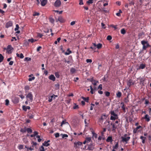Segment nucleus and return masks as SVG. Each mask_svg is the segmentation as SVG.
<instances>
[{"label":"nucleus","mask_w":151,"mask_h":151,"mask_svg":"<svg viewBox=\"0 0 151 151\" xmlns=\"http://www.w3.org/2000/svg\"><path fill=\"white\" fill-rule=\"evenodd\" d=\"M56 21L57 22L59 21L61 23H63L65 21L64 19L61 16L59 17L58 19L56 18Z\"/></svg>","instance_id":"obj_10"},{"label":"nucleus","mask_w":151,"mask_h":151,"mask_svg":"<svg viewBox=\"0 0 151 151\" xmlns=\"http://www.w3.org/2000/svg\"><path fill=\"white\" fill-rule=\"evenodd\" d=\"M121 33L122 34L124 35L126 33V31L124 28H123L121 30Z\"/></svg>","instance_id":"obj_34"},{"label":"nucleus","mask_w":151,"mask_h":151,"mask_svg":"<svg viewBox=\"0 0 151 151\" xmlns=\"http://www.w3.org/2000/svg\"><path fill=\"white\" fill-rule=\"evenodd\" d=\"M61 5V2L60 0H57L54 4V6L55 7H60Z\"/></svg>","instance_id":"obj_8"},{"label":"nucleus","mask_w":151,"mask_h":151,"mask_svg":"<svg viewBox=\"0 0 151 151\" xmlns=\"http://www.w3.org/2000/svg\"><path fill=\"white\" fill-rule=\"evenodd\" d=\"M13 25V23L12 21H10L8 22H7L5 25V27L6 28L12 27Z\"/></svg>","instance_id":"obj_11"},{"label":"nucleus","mask_w":151,"mask_h":151,"mask_svg":"<svg viewBox=\"0 0 151 151\" xmlns=\"http://www.w3.org/2000/svg\"><path fill=\"white\" fill-rule=\"evenodd\" d=\"M127 134H126L124 135V137H121V138L122 139V141L123 142H125L126 143H127V142L130 139V137H126Z\"/></svg>","instance_id":"obj_4"},{"label":"nucleus","mask_w":151,"mask_h":151,"mask_svg":"<svg viewBox=\"0 0 151 151\" xmlns=\"http://www.w3.org/2000/svg\"><path fill=\"white\" fill-rule=\"evenodd\" d=\"M102 46V45L100 43L98 44L96 46V47L99 49L101 48Z\"/></svg>","instance_id":"obj_31"},{"label":"nucleus","mask_w":151,"mask_h":151,"mask_svg":"<svg viewBox=\"0 0 151 151\" xmlns=\"http://www.w3.org/2000/svg\"><path fill=\"white\" fill-rule=\"evenodd\" d=\"M101 26L104 29H105L106 27L105 25L103 23H101Z\"/></svg>","instance_id":"obj_52"},{"label":"nucleus","mask_w":151,"mask_h":151,"mask_svg":"<svg viewBox=\"0 0 151 151\" xmlns=\"http://www.w3.org/2000/svg\"><path fill=\"white\" fill-rule=\"evenodd\" d=\"M26 98L29 99L31 102H32L33 100V95L31 92H29L26 96Z\"/></svg>","instance_id":"obj_5"},{"label":"nucleus","mask_w":151,"mask_h":151,"mask_svg":"<svg viewBox=\"0 0 151 151\" xmlns=\"http://www.w3.org/2000/svg\"><path fill=\"white\" fill-rule=\"evenodd\" d=\"M117 127L115 126L112 123H111L110 125H109L108 131H112L113 132H115L116 131V129Z\"/></svg>","instance_id":"obj_2"},{"label":"nucleus","mask_w":151,"mask_h":151,"mask_svg":"<svg viewBox=\"0 0 151 151\" xmlns=\"http://www.w3.org/2000/svg\"><path fill=\"white\" fill-rule=\"evenodd\" d=\"M22 109L25 111H27V108L26 106L24 105H23L22 106Z\"/></svg>","instance_id":"obj_48"},{"label":"nucleus","mask_w":151,"mask_h":151,"mask_svg":"<svg viewBox=\"0 0 151 151\" xmlns=\"http://www.w3.org/2000/svg\"><path fill=\"white\" fill-rule=\"evenodd\" d=\"M55 87L56 89H58L59 88L60 84L59 83L55 84Z\"/></svg>","instance_id":"obj_40"},{"label":"nucleus","mask_w":151,"mask_h":151,"mask_svg":"<svg viewBox=\"0 0 151 151\" xmlns=\"http://www.w3.org/2000/svg\"><path fill=\"white\" fill-rule=\"evenodd\" d=\"M145 80L143 78H141L140 79V83L142 84L144 83Z\"/></svg>","instance_id":"obj_53"},{"label":"nucleus","mask_w":151,"mask_h":151,"mask_svg":"<svg viewBox=\"0 0 151 151\" xmlns=\"http://www.w3.org/2000/svg\"><path fill=\"white\" fill-rule=\"evenodd\" d=\"M40 15V14L39 13L37 12H35L33 14L34 16H38Z\"/></svg>","instance_id":"obj_60"},{"label":"nucleus","mask_w":151,"mask_h":151,"mask_svg":"<svg viewBox=\"0 0 151 151\" xmlns=\"http://www.w3.org/2000/svg\"><path fill=\"white\" fill-rule=\"evenodd\" d=\"M12 101L14 104H17L19 102V98L18 97H14L12 99Z\"/></svg>","instance_id":"obj_9"},{"label":"nucleus","mask_w":151,"mask_h":151,"mask_svg":"<svg viewBox=\"0 0 151 151\" xmlns=\"http://www.w3.org/2000/svg\"><path fill=\"white\" fill-rule=\"evenodd\" d=\"M118 147V143L116 144L115 146L113 147V149L115 150L117 149Z\"/></svg>","instance_id":"obj_45"},{"label":"nucleus","mask_w":151,"mask_h":151,"mask_svg":"<svg viewBox=\"0 0 151 151\" xmlns=\"http://www.w3.org/2000/svg\"><path fill=\"white\" fill-rule=\"evenodd\" d=\"M110 114L111 116H114L118 117V115L117 114H116L114 111H111L110 112Z\"/></svg>","instance_id":"obj_21"},{"label":"nucleus","mask_w":151,"mask_h":151,"mask_svg":"<svg viewBox=\"0 0 151 151\" xmlns=\"http://www.w3.org/2000/svg\"><path fill=\"white\" fill-rule=\"evenodd\" d=\"M27 128L26 127H24L23 128H21L20 130V132L23 133L27 131Z\"/></svg>","instance_id":"obj_22"},{"label":"nucleus","mask_w":151,"mask_h":151,"mask_svg":"<svg viewBox=\"0 0 151 151\" xmlns=\"http://www.w3.org/2000/svg\"><path fill=\"white\" fill-rule=\"evenodd\" d=\"M32 147L33 148L34 147H36L37 143L36 142H32Z\"/></svg>","instance_id":"obj_46"},{"label":"nucleus","mask_w":151,"mask_h":151,"mask_svg":"<svg viewBox=\"0 0 151 151\" xmlns=\"http://www.w3.org/2000/svg\"><path fill=\"white\" fill-rule=\"evenodd\" d=\"M35 77L33 76V77H32V78H29V79H28V81H32V80H34V79H35Z\"/></svg>","instance_id":"obj_59"},{"label":"nucleus","mask_w":151,"mask_h":151,"mask_svg":"<svg viewBox=\"0 0 151 151\" xmlns=\"http://www.w3.org/2000/svg\"><path fill=\"white\" fill-rule=\"evenodd\" d=\"M13 48L11 45H9L6 48V51L8 54L11 53L12 52Z\"/></svg>","instance_id":"obj_6"},{"label":"nucleus","mask_w":151,"mask_h":151,"mask_svg":"<svg viewBox=\"0 0 151 151\" xmlns=\"http://www.w3.org/2000/svg\"><path fill=\"white\" fill-rule=\"evenodd\" d=\"M116 96L117 97L119 98L122 96V93L120 91H118L116 94Z\"/></svg>","instance_id":"obj_30"},{"label":"nucleus","mask_w":151,"mask_h":151,"mask_svg":"<svg viewBox=\"0 0 151 151\" xmlns=\"http://www.w3.org/2000/svg\"><path fill=\"white\" fill-rule=\"evenodd\" d=\"M41 4L42 6H45L47 3V0H40Z\"/></svg>","instance_id":"obj_16"},{"label":"nucleus","mask_w":151,"mask_h":151,"mask_svg":"<svg viewBox=\"0 0 151 151\" xmlns=\"http://www.w3.org/2000/svg\"><path fill=\"white\" fill-rule=\"evenodd\" d=\"M55 75L57 78H58L60 77V75L58 72H56L55 73Z\"/></svg>","instance_id":"obj_58"},{"label":"nucleus","mask_w":151,"mask_h":151,"mask_svg":"<svg viewBox=\"0 0 151 151\" xmlns=\"http://www.w3.org/2000/svg\"><path fill=\"white\" fill-rule=\"evenodd\" d=\"M95 144L91 142L89 144H87L85 146V148L87 147V148H86V150H92L94 149Z\"/></svg>","instance_id":"obj_3"},{"label":"nucleus","mask_w":151,"mask_h":151,"mask_svg":"<svg viewBox=\"0 0 151 151\" xmlns=\"http://www.w3.org/2000/svg\"><path fill=\"white\" fill-rule=\"evenodd\" d=\"M74 147L75 148H79L80 146H81L82 145V143L80 142H78L74 143Z\"/></svg>","instance_id":"obj_7"},{"label":"nucleus","mask_w":151,"mask_h":151,"mask_svg":"<svg viewBox=\"0 0 151 151\" xmlns=\"http://www.w3.org/2000/svg\"><path fill=\"white\" fill-rule=\"evenodd\" d=\"M91 140V137H86L85 139V140L86 141L87 143H89Z\"/></svg>","instance_id":"obj_19"},{"label":"nucleus","mask_w":151,"mask_h":151,"mask_svg":"<svg viewBox=\"0 0 151 151\" xmlns=\"http://www.w3.org/2000/svg\"><path fill=\"white\" fill-rule=\"evenodd\" d=\"M98 89H100V90L102 89V85L101 84H100L98 87Z\"/></svg>","instance_id":"obj_54"},{"label":"nucleus","mask_w":151,"mask_h":151,"mask_svg":"<svg viewBox=\"0 0 151 151\" xmlns=\"http://www.w3.org/2000/svg\"><path fill=\"white\" fill-rule=\"evenodd\" d=\"M55 137L58 138V137L60 136L59 133H57L55 134Z\"/></svg>","instance_id":"obj_61"},{"label":"nucleus","mask_w":151,"mask_h":151,"mask_svg":"<svg viewBox=\"0 0 151 151\" xmlns=\"http://www.w3.org/2000/svg\"><path fill=\"white\" fill-rule=\"evenodd\" d=\"M142 127L139 125L138 126H137L136 128H135L133 130V132L134 133H136L137 131V130L139 128H141Z\"/></svg>","instance_id":"obj_20"},{"label":"nucleus","mask_w":151,"mask_h":151,"mask_svg":"<svg viewBox=\"0 0 151 151\" xmlns=\"http://www.w3.org/2000/svg\"><path fill=\"white\" fill-rule=\"evenodd\" d=\"M17 56L18 57H19L21 58H24V56L22 53H21L20 55L19 54L17 53Z\"/></svg>","instance_id":"obj_24"},{"label":"nucleus","mask_w":151,"mask_h":151,"mask_svg":"<svg viewBox=\"0 0 151 151\" xmlns=\"http://www.w3.org/2000/svg\"><path fill=\"white\" fill-rule=\"evenodd\" d=\"M24 146L22 145H19L18 146V148L19 150L22 149L23 148Z\"/></svg>","instance_id":"obj_47"},{"label":"nucleus","mask_w":151,"mask_h":151,"mask_svg":"<svg viewBox=\"0 0 151 151\" xmlns=\"http://www.w3.org/2000/svg\"><path fill=\"white\" fill-rule=\"evenodd\" d=\"M112 37L110 35H108L106 38V39L108 40H110L112 39Z\"/></svg>","instance_id":"obj_50"},{"label":"nucleus","mask_w":151,"mask_h":151,"mask_svg":"<svg viewBox=\"0 0 151 151\" xmlns=\"http://www.w3.org/2000/svg\"><path fill=\"white\" fill-rule=\"evenodd\" d=\"M143 118L145 119V121L147 122H149L150 120V117L147 114L145 115Z\"/></svg>","instance_id":"obj_13"},{"label":"nucleus","mask_w":151,"mask_h":151,"mask_svg":"<svg viewBox=\"0 0 151 151\" xmlns=\"http://www.w3.org/2000/svg\"><path fill=\"white\" fill-rule=\"evenodd\" d=\"M43 36V35L39 33H37V37H40V38H41Z\"/></svg>","instance_id":"obj_51"},{"label":"nucleus","mask_w":151,"mask_h":151,"mask_svg":"<svg viewBox=\"0 0 151 151\" xmlns=\"http://www.w3.org/2000/svg\"><path fill=\"white\" fill-rule=\"evenodd\" d=\"M50 142V140H48L47 141H45L44 142V143L42 144L43 146H45L46 147H47L50 145V144L48 143V142Z\"/></svg>","instance_id":"obj_14"},{"label":"nucleus","mask_w":151,"mask_h":151,"mask_svg":"<svg viewBox=\"0 0 151 151\" xmlns=\"http://www.w3.org/2000/svg\"><path fill=\"white\" fill-rule=\"evenodd\" d=\"M37 41V40H34V39H33L32 38L31 39H29L28 40V41L29 42H31V43H33L34 42H35V41Z\"/></svg>","instance_id":"obj_33"},{"label":"nucleus","mask_w":151,"mask_h":151,"mask_svg":"<svg viewBox=\"0 0 151 151\" xmlns=\"http://www.w3.org/2000/svg\"><path fill=\"white\" fill-rule=\"evenodd\" d=\"M110 93L108 91H106L105 92V95L106 96L108 97L109 96H110Z\"/></svg>","instance_id":"obj_56"},{"label":"nucleus","mask_w":151,"mask_h":151,"mask_svg":"<svg viewBox=\"0 0 151 151\" xmlns=\"http://www.w3.org/2000/svg\"><path fill=\"white\" fill-rule=\"evenodd\" d=\"M82 99L83 100L87 102H88L89 97H87V98H85L84 97H82Z\"/></svg>","instance_id":"obj_37"},{"label":"nucleus","mask_w":151,"mask_h":151,"mask_svg":"<svg viewBox=\"0 0 151 151\" xmlns=\"http://www.w3.org/2000/svg\"><path fill=\"white\" fill-rule=\"evenodd\" d=\"M106 141L107 142H111L113 141L112 137L111 136L108 137L106 139Z\"/></svg>","instance_id":"obj_18"},{"label":"nucleus","mask_w":151,"mask_h":151,"mask_svg":"<svg viewBox=\"0 0 151 151\" xmlns=\"http://www.w3.org/2000/svg\"><path fill=\"white\" fill-rule=\"evenodd\" d=\"M141 43L143 45V47L142 50H141L139 52L140 53L144 50H146V49L149 47H151V46L150 45L147 41L145 40H142L141 41Z\"/></svg>","instance_id":"obj_1"},{"label":"nucleus","mask_w":151,"mask_h":151,"mask_svg":"<svg viewBox=\"0 0 151 151\" xmlns=\"http://www.w3.org/2000/svg\"><path fill=\"white\" fill-rule=\"evenodd\" d=\"M92 133L93 135L92 137L93 139V137H94L95 138H96L97 137V134L95 133L94 132L92 131Z\"/></svg>","instance_id":"obj_25"},{"label":"nucleus","mask_w":151,"mask_h":151,"mask_svg":"<svg viewBox=\"0 0 151 151\" xmlns=\"http://www.w3.org/2000/svg\"><path fill=\"white\" fill-rule=\"evenodd\" d=\"M79 108V107L78 105H77L75 104V106H74L73 107V108L74 109H77Z\"/></svg>","instance_id":"obj_55"},{"label":"nucleus","mask_w":151,"mask_h":151,"mask_svg":"<svg viewBox=\"0 0 151 151\" xmlns=\"http://www.w3.org/2000/svg\"><path fill=\"white\" fill-rule=\"evenodd\" d=\"M61 135H62V137L63 138H64L65 137H68V136L67 134H60Z\"/></svg>","instance_id":"obj_44"},{"label":"nucleus","mask_w":151,"mask_h":151,"mask_svg":"<svg viewBox=\"0 0 151 151\" xmlns=\"http://www.w3.org/2000/svg\"><path fill=\"white\" fill-rule=\"evenodd\" d=\"M4 59V57L1 54H0V63L2 62Z\"/></svg>","instance_id":"obj_38"},{"label":"nucleus","mask_w":151,"mask_h":151,"mask_svg":"<svg viewBox=\"0 0 151 151\" xmlns=\"http://www.w3.org/2000/svg\"><path fill=\"white\" fill-rule=\"evenodd\" d=\"M134 83L132 79H129L127 82V85L129 87H130L132 85L134 84Z\"/></svg>","instance_id":"obj_12"},{"label":"nucleus","mask_w":151,"mask_h":151,"mask_svg":"<svg viewBox=\"0 0 151 151\" xmlns=\"http://www.w3.org/2000/svg\"><path fill=\"white\" fill-rule=\"evenodd\" d=\"M116 4L118 6H120L121 4V3L120 1H117L116 2Z\"/></svg>","instance_id":"obj_63"},{"label":"nucleus","mask_w":151,"mask_h":151,"mask_svg":"<svg viewBox=\"0 0 151 151\" xmlns=\"http://www.w3.org/2000/svg\"><path fill=\"white\" fill-rule=\"evenodd\" d=\"M118 117H116L115 116H111L110 117V119L111 120H115L116 119H118Z\"/></svg>","instance_id":"obj_41"},{"label":"nucleus","mask_w":151,"mask_h":151,"mask_svg":"<svg viewBox=\"0 0 151 151\" xmlns=\"http://www.w3.org/2000/svg\"><path fill=\"white\" fill-rule=\"evenodd\" d=\"M23 142L25 144L27 143L28 142L26 137L24 138L23 139Z\"/></svg>","instance_id":"obj_36"},{"label":"nucleus","mask_w":151,"mask_h":151,"mask_svg":"<svg viewBox=\"0 0 151 151\" xmlns=\"http://www.w3.org/2000/svg\"><path fill=\"white\" fill-rule=\"evenodd\" d=\"M16 28L14 29L15 31H17L18 30L19 28V26L17 24L16 25Z\"/></svg>","instance_id":"obj_57"},{"label":"nucleus","mask_w":151,"mask_h":151,"mask_svg":"<svg viewBox=\"0 0 151 151\" xmlns=\"http://www.w3.org/2000/svg\"><path fill=\"white\" fill-rule=\"evenodd\" d=\"M119 120H116L114 123H113V124L117 127L119 125Z\"/></svg>","instance_id":"obj_27"},{"label":"nucleus","mask_w":151,"mask_h":151,"mask_svg":"<svg viewBox=\"0 0 151 151\" xmlns=\"http://www.w3.org/2000/svg\"><path fill=\"white\" fill-rule=\"evenodd\" d=\"M121 104H122V106L121 107V108L124 111V112H126L125 107L124 106V104L122 102L121 103Z\"/></svg>","instance_id":"obj_32"},{"label":"nucleus","mask_w":151,"mask_h":151,"mask_svg":"<svg viewBox=\"0 0 151 151\" xmlns=\"http://www.w3.org/2000/svg\"><path fill=\"white\" fill-rule=\"evenodd\" d=\"M124 101L125 103H127L129 102L128 95L127 97L124 98Z\"/></svg>","instance_id":"obj_29"},{"label":"nucleus","mask_w":151,"mask_h":151,"mask_svg":"<svg viewBox=\"0 0 151 151\" xmlns=\"http://www.w3.org/2000/svg\"><path fill=\"white\" fill-rule=\"evenodd\" d=\"M29 87L28 86H26L25 87V91L27 92L29 90Z\"/></svg>","instance_id":"obj_49"},{"label":"nucleus","mask_w":151,"mask_h":151,"mask_svg":"<svg viewBox=\"0 0 151 151\" xmlns=\"http://www.w3.org/2000/svg\"><path fill=\"white\" fill-rule=\"evenodd\" d=\"M145 67V64H140L139 67L137 68V70H140L141 69H144Z\"/></svg>","instance_id":"obj_17"},{"label":"nucleus","mask_w":151,"mask_h":151,"mask_svg":"<svg viewBox=\"0 0 151 151\" xmlns=\"http://www.w3.org/2000/svg\"><path fill=\"white\" fill-rule=\"evenodd\" d=\"M119 48V45L118 44H117L116 45L115 48L116 49H118Z\"/></svg>","instance_id":"obj_64"},{"label":"nucleus","mask_w":151,"mask_h":151,"mask_svg":"<svg viewBox=\"0 0 151 151\" xmlns=\"http://www.w3.org/2000/svg\"><path fill=\"white\" fill-rule=\"evenodd\" d=\"M76 71V70L75 68H71L70 69V72L72 74H73L75 73Z\"/></svg>","instance_id":"obj_28"},{"label":"nucleus","mask_w":151,"mask_h":151,"mask_svg":"<svg viewBox=\"0 0 151 151\" xmlns=\"http://www.w3.org/2000/svg\"><path fill=\"white\" fill-rule=\"evenodd\" d=\"M72 52L69 49H68L67 50V52L65 53V54L66 55H68L71 53Z\"/></svg>","instance_id":"obj_23"},{"label":"nucleus","mask_w":151,"mask_h":151,"mask_svg":"<svg viewBox=\"0 0 151 151\" xmlns=\"http://www.w3.org/2000/svg\"><path fill=\"white\" fill-rule=\"evenodd\" d=\"M5 104L6 106H8L9 104V101L8 99H6L5 100Z\"/></svg>","instance_id":"obj_42"},{"label":"nucleus","mask_w":151,"mask_h":151,"mask_svg":"<svg viewBox=\"0 0 151 151\" xmlns=\"http://www.w3.org/2000/svg\"><path fill=\"white\" fill-rule=\"evenodd\" d=\"M53 98H54V97H53V95H52V96H51L50 97H49V100H48L49 102H51L53 100Z\"/></svg>","instance_id":"obj_39"},{"label":"nucleus","mask_w":151,"mask_h":151,"mask_svg":"<svg viewBox=\"0 0 151 151\" xmlns=\"http://www.w3.org/2000/svg\"><path fill=\"white\" fill-rule=\"evenodd\" d=\"M49 78L53 81H55V77L54 75L51 74L49 77Z\"/></svg>","instance_id":"obj_15"},{"label":"nucleus","mask_w":151,"mask_h":151,"mask_svg":"<svg viewBox=\"0 0 151 151\" xmlns=\"http://www.w3.org/2000/svg\"><path fill=\"white\" fill-rule=\"evenodd\" d=\"M50 22L52 24H54V20L52 17H50L49 19Z\"/></svg>","instance_id":"obj_35"},{"label":"nucleus","mask_w":151,"mask_h":151,"mask_svg":"<svg viewBox=\"0 0 151 151\" xmlns=\"http://www.w3.org/2000/svg\"><path fill=\"white\" fill-rule=\"evenodd\" d=\"M40 151H45V148L43 146H42L39 148Z\"/></svg>","instance_id":"obj_43"},{"label":"nucleus","mask_w":151,"mask_h":151,"mask_svg":"<svg viewBox=\"0 0 151 151\" xmlns=\"http://www.w3.org/2000/svg\"><path fill=\"white\" fill-rule=\"evenodd\" d=\"M86 62L87 63H91L92 62V60L90 59H87L86 60Z\"/></svg>","instance_id":"obj_62"},{"label":"nucleus","mask_w":151,"mask_h":151,"mask_svg":"<svg viewBox=\"0 0 151 151\" xmlns=\"http://www.w3.org/2000/svg\"><path fill=\"white\" fill-rule=\"evenodd\" d=\"M26 130L27 133L29 134L31 133L32 132V129L29 128H27Z\"/></svg>","instance_id":"obj_26"}]
</instances>
